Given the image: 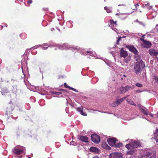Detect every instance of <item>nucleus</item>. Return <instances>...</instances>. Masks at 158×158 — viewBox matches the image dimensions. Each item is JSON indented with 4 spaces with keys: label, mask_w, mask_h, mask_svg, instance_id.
<instances>
[{
    "label": "nucleus",
    "mask_w": 158,
    "mask_h": 158,
    "mask_svg": "<svg viewBox=\"0 0 158 158\" xmlns=\"http://www.w3.org/2000/svg\"><path fill=\"white\" fill-rule=\"evenodd\" d=\"M156 153L152 150H148L145 154L143 155L142 158H155Z\"/></svg>",
    "instance_id": "1"
},
{
    "label": "nucleus",
    "mask_w": 158,
    "mask_h": 158,
    "mask_svg": "<svg viewBox=\"0 0 158 158\" xmlns=\"http://www.w3.org/2000/svg\"><path fill=\"white\" fill-rule=\"evenodd\" d=\"M15 107V104L10 101L6 108V114L9 116L12 114V111Z\"/></svg>",
    "instance_id": "2"
},
{
    "label": "nucleus",
    "mask_w": 158,
    "mask_h": 158,
    "mask_svg": "<svg viewBox=\"0 0 158 158\" xmlns=\"http://www.w3.org/2000/svg\"><path fill=\"white\" fill-rule=\"evenodd\" d=\"M140 146V144L139 142L137 141H134L126 144L125 147L128 149H133L134 148H137L139 147Z\"/></svg>",
    "instance_id": "3"
},
{
    "label": "nucleus",
    "mask_w": 158,
    "mask_h": 158,
    "mask_svg": "<svg viewBox=\"0 0 158 158\" xmlns=\"http://www.w3.org/2000/svg\"><path fill=\"white\" fill-rule=\"evenodd\" d=\"M91 140L94 142L98 143L100 141V137L96 134H93L91 136Z\"/></svg>",
    "instance_id": "4"
},
{
    "label": "nucleus",
    "mask_w": 158,
    "mask_h": 158,
    "mask_svg": "<svg viewBox=\"0 0 158 158\" xmlns=\"http://www.w3.org/2000/svg\"><path fill=\"white\" fill-rule=\"evenodd\" d=\"M128 96L117 99L115 102L112 103L111 105L113 107H116L121 104L127 97Z\"/></svg>",
    "instance_id": "5"
},
{
    "label": "nucleus",
    "mask_w": 158,
    "mask_h": 158,
    "mask_svg": "<svg viewBox=\"0 0 158 158\" xmlns=\"http://www.w3.org/2000/svg\"><path fill=\"white\" fill-rule=\"evenodd\" d=\"M136 55L135 56V60L137 61L136 63H138V64H140L141 65V67L143 68L145 66V64L141 59V56L138 55V54Z\"/></svg>",
    "instance_id": "6"
},
{
    "label": "nucleus",
    "mask_w": 158,
    "mask_h": 158,
    "mask_svg": "<svg viewBox=\"0 0 158 158\" xmlns=\"http://www.w3.org/2000/svg\"><path fill=\"white\" fill-rule=\"evenodd\" d=\"M110 158H122V154L121 153L113 152L110 154Z\"/></svg>",
    "instance_id": "7"
},
{
    "label": "nucleus",
    "mask_w": 158,
    "mask_h": 158,
    "mask_svg": "<svg viewBox=\"0 0 158 158\" xmlns=\"http://www.w3.org/2000/svg\"><path fill=\"white\" fill-rule=\"evenodd\" d=\"M126 48H128L130 51L132 52L135 55H137L139 52L133 45H128L126 46Z\"/></svg>",
    "instance_id": "8"
},
{
    "label": "nucleus",
    "mask_w": 158,
    "mask_h": 158,
    "mask_svg": "<svg viewBox=\"0 0 158 158\" xmlns=\"http://www.w3.org/2000/svg\"><path fill=\"white\" fill-rule=\"evenodd\" d=\"M141 65L138 63H135L134 65V70L136 74H138L140 72V68Z\"/></svg>",
    "instance_id": "9"
},
{
    "label": "nucleus",
    "mask_w": 158,
    "mask_h": 158,
    "mask_svg": "<svg viewBox=\"0 0 158 158\" xmlns=\"http://www.w3.org/2000/svg\"><path fill=\"white\" fill-rule=\"evenodd\" d=\"M120 56L121 57L125 58L128 56L127 52L124 50L123 48H122L119 51Z\"/></svg>",
    "instance_id": "10"
},
{
    "label": "nucleus",
    "mask_w": 158,
    "mask_h": 158,
    "mask_svg": "<svg viewBox=\"0 0 158 158\" xmlns=\"http://www.w3.org/2000/svg\"><path fill=\"white\" fill-rule=\"evenodd\" d=\"M117 140L115 138H109L107 139V141L108 144L111 146H114Z\"/></svg>",
    "instance_id": "11"
},
{
    "label": "nucleus",
    "mask_w": 158,
    "mask_h": 158,
    "mask_svg": "<svg viewBox=\"0 0 158 158\" xmlns=\"http://www.w3.org/2000/svg\"><path fill=\"white\" fill-rule=\"evenodd\" d=\"M140 40L143 42L145 48H148L151 46L152 44L150 41L145 40L142 38H141Z\"/></svg>",
    "instance_id": "12"
},
{
    "label": "nucleus",
    "mask_w": 158,
    "mask_h": 158,
    "mask_svg": "<svg viewBox=\"0 0 158 158\" xmlns=\"http://www.w3.org/2000/svg\"><path fill=\"white\" fill-rule=\"evenodd\" d=\"M78 139L82 142L85 143H87L89 142L88 138L86 136H84L83 135L79 136L78 137Z\"/></svg>",
    "instance_id": "13"
},
{
    "label": "nucleus",
    "mask_w": 158,
    "mask_h": 158,
    "mask_svg": "<svg viewBox=\"0 0 158 158\" xmlns=\"http://www.w3.org/2000/svg\"><path fill=\"white\" fill-rule=\"evenodd\" d=\"M149 52L151 55L156 56L158 54V50L150 49L149 50Z\"/></svg>",
    "instance_id": "14"
},
{
    "label": "nucleus",
    "mask_w": 158,
    "mask_h": 158,
    "mask_svg": "<svg viewBox=\"0 0 158 158\" xmlns=\"http://www.w3.org/2000/svg\"><path fill=\"white\" fill-rule=\"evenodd\" d=\"M110 24L109 25L111 27L113 26L115 29H116V27L117 26V21H114L113 19H110L109 20Z\"/></svg>",
    "instance_id": "15"
},
{
    "label": "nucleus",
    "mask_w": 158,
    "mask_h": 158,
    "mask_svg": "<svg viewBox=\"0 0 158 158\" xmlns=\"http://www.w3.org/2000/svg\"><path fill=\"white\" fill-rule=\"evenodd\" d=\"M14 153L16 154L19 155L23 152V150L20 148H15L13 151Z\"/></svg>",
    "instance_id": "16"
},
{
    "label": "nucleus",
    "mask_w": 158,
    "mask_h": 158,
    "mask_svg": "<svg viewBox=\"0 0 158 158\" xmlns=\"http://www.w3.org/2000/svg\"><path fill=\"white\" fill-rule=\"evenodd\" d=\"M89 150L91 152H94L96 153H98L99 152V149L95 147H91L89 148Z\"/></svg>",
    "instance_id": "17"
},
{
    "label": "nucleus",
    "mask_w": 158,
    "mask_h": 158,
    "mask_svg": "<svg viewBox=\"0 0 158 158\" xmlns=\"http://www.w3.org/2000/svg\"><path fill=\"white\" fill-rule=\"evenodd\" d=\"M83 108L82 106H81L77 108V110L80 112L81 114L84 116H86L87 114L86 113H84L83 111Z\"/></svg>",
    "instance_id": "18"
},
{
    "label": "nucleus",
    "mask_w": 158,
    "mask_h": 158,
    "mask_svg": "<svg viewBox=\"0 0 158 158\" xmlns=\"http://www.w3.org/2000/svg\"><path fill=\"white\" fill-rule=\"evenodd\" d=\"M135 86L134 85H133L132 86H131L130 85H127L125 86V88L126 90V92H127L128 91L131 89H133L134 88Z\"/></svg>",
    "instance_id": "19"
},
{
    "label": "nucleus",
    "mask_w": 158,
    "mask_h": 158,
    "mask_svg": "<svg viewBox=\"0 0 158 158\" xmlns=\"http://www.w3.org/2000/svg\"><path fill=\"white\" fill-rule=\"evenodd\" d=\"M9 92V90L6 88H3L2 89L1 93L3 95H5L6 94Z\"/></svg>",
    "instance_id": "20"
},
{
    "label": "nucleus",
    "mask_w": 158,
    "mask_h": 158,
    "mask_svg": "<svg viewBox=\"0 0 158 158\" xmlns=\"http://www.w3.org/2000/svg\"><path fill=\"white\" fill-rule=\"evenodd\" d=\"M127 15L125 14H121L118 15V17L119 19L123 20L124 19L127 17Z\"/></svg>",
    "instance_id": "21"
},
{
    "label": "nucleus",
    "mask_w": 158,
    "mask_h": 158,
    "mask_svg": "<svg viewBox=\"0 0 158 158\" xmlns=\"http://www.w3.org/2000/svg\"><path fill=\"white\" fill-rule=\"evenodd\" d=\"M119 90L121 94H124L127 92L125 87H121L119 88Z\"/></svg>",
    "instance_id": "22"
},
{
    "label": "nucleus",
    "mask_w": 158,
    "mask_h": 158,
    "mask_svg": "<svg viewBox=\"0 0 158 158\" xmlns=\"http://www.w3.org/2000/svg\"><path fill=\"white\" fill-rule=\"evenodd\" d=\"M155 139L156 141L158 143V129H156L155 134Z\"/></svg>",
    "instance_id": "23"
},
{
    "label": "nucleus",
    "mask_w": 158,
    "mask_h": 158,
    "mask_svg": "<svg viewBox=\"0 0 158 158\" xmlns=\"http://www.w3.org/2000/svg\"><path fill=\"white\" fill-rule=\"evenodd\" d=\"M123 144L122 143H115L114 146L116 148H120L123 146Z\"/></svg>",
    "instance_id": "24"
},
{
    "label": "nucleus",
    "mask_w": 158,
    "mask_h": 158,
    "mask_svg": "<svg viewBox=\"0 0 158 158\" xmlns=\"http://www.w3.org/2000/svg\"><path fill=\"white\" fill-rule=\"evenodd\" d=\"M127 101L131 105H133L135 106H136V105L134 103V102L131 99H127Z\"/></svg>",
    "instance_id": "25"
},
{
    "label": "nucleus",
    "mask_w": 158,
    "mask_h": 158,
    "mask_svg": "<svg viewBox=\"0 0 158 158\" xmlns=\"http://www.w3.org/2000/svg\"><path fill=\"white\" fill-rule=\"evenodd\" d=\"M102 146L103 148H106L107 149H108V148H110L109 146H108L107 144L104 143H102Z\"/></svg>",
    "instance_id": "26"
},
{
    "label": "nucleus",
    "mask_w": 158,
    "mask_h": 158,
    "mask_svg": "<svg viewBox=\"0 0 158 158\" xmlns=\"http://www.w3.org/2000/svg\"><path fill=\"white\" fill-rule=\"evenodd\" d=\"M145 7L148 9L150 10L152 8V6L150 5L149 3H147L145 4Z\"/></svg>",
    "instance_id": "27"
},
{
    "label": "nucleus",
    "mask_w": 158,
    "mask_h": 158,
    "mask_svg": "<svg viewBox=\"0 0 158 158\" xmlns=\"http://www.w3.org/2000/svg\"><path fill=\"white\" fill-rule=\"evenodd\" d=\"M140 111L142 113H143L144 114H145L146 115H147L148 114V112L144 109L143 108H141Z\"/></svg>",
    "instance_id": "28"
},
{
    "label": "nucleus",
    "mask_w": 158,
    "mask_h": 158,
    "mask_svg": "<svg viewBox=\"0 0 158 158\" xmlns=\"http://www.w3.org/2000/svg\"><path fill=\"white\" fill-rule=\"evenodd\" d=\"M135 85L137 87H139L141 88V87H143V85H142L141 84L139 83H136L135 84Z\"/></svg>",
    "instance_id": "29"
},
{
    "label": "nucleus",
    "mask_w": 158,
    "mask_h": 158,
    "mask_svg": "<svg viewBox=\"0 0 158 158\" xmlns=\"http://www.w3.org/2000/svg\"><path fill=\"white\" fill-rule=\"evenodd\" d=\"M104 9L106 11V12L108 13H109L111 11L110 9H109L107 7L105 6L104 7Z\"/></svg>",
    "instance_id": "30"
},
{
    "label": "nucleus",
    "mask_w": 158,
    "mask_h": 158,
    "mask_svg": "<svg viewBox=\"0 0 158 158\" xmlns=\"http://www.w3.org/2000/svg\"><path fill=\"white\" fill-rule=\"evenodd\" d=\"M130 60V57H128L124 60V61L125 62L127 63Z\"/></svg>",
    "instance_id": "31"
},
{
    "label": "nucleus",
    "mask_w": 158,
    "mask_h": 158,
    "mask_svg": "<svg viewBox=\"0 0 158 158\" xmlns=\"http://www.w3.org/2000/svg\"><path fill=\"white\" fill-rule=\"evenodd\" d=\"M7 27V24H4L3 25H2L0 26V29L1 30H2L3 27Z\"/></svg>",
    "instance_id": "32"
},
{
    "label": "nucleus",
    "mask_w": 158,
    "mask_h": 158,
    "mask_svg": "<svg viewBox=\"0 0 158 158\" xmlns=\"http://www.w3.org/2000/svg\"><path fill=\"white\" fill-rule=\"evenodd\" d=\"M153 79L155 80L156 82L158 83V77L156 76H154L153 77Z\"/></svg>",
    "instance_id": "33"
},
{
    "label": "nucleus",
    "mask_w": 158,
    "mask_h": 158,
    "mask_svg": "<svg viewBox=\"0 0 158 158\" xmlns=\"http://www.w3.org/2000/svg\"><path fill=\"white\" fill-rule=\"evenodd\" d=\"M20 36L22 39H25L26 38V35L25 34H20Z\"/></svg>",
    "instance_id": "34"
},
{
    "label": "nucleus",
    "mask_w": 158,
    "mask_h": 158,
    "mask_svg": "<svg viewBox=\"0 0 158 158\" xmlns=\"http://www.w3.org/2000/svg\"><path fill=\"white\" fill-rule=\"evenodd\" d=\"M54 94L56 95H59L61 94V92H54Z\"/></svg>",
    "instance_id": "35"
},
{
    "label": "nucleus",
    "mask_w": 158,
    "mask_h": 158,
    "mask_svg": "<svg viewBox=\"0 0 158 158\" xmlns=\"http://www.w3.org/2000/svg\"><path fill=\"white\" fill-rule=\"evenodd\" d=\"M138 22L140 24L142 25L143 26H145V24L143 22L139 21H138Z\"/></svg>",
    "instance_id": "36"
},
{
    "label": "nucleus",
    "mask_w": 158,
    "mask_h": 158,
    "mask_svg": "<svg viewBox=\"0 0 158 158\" xmlns=\"http://www.w3.org/2000/svg\"><path fill=\"white\" fill-rule=\"evenodd\" d=\"M69 88L70 89H71V90H73V91H75L76 92H77V90L76 89H74V88H73L69 86Z\"/></svg>",
    "instance_id": "37"
},
{
    "label": "nucleus",
    "mask_w": 158,
    "mask_h": 158,
    "mask_svg": "<svg viewBox=\"0 0 158 158\" xmlns=\"http://www.w3.org/2000/svg\"><path fill=\"white\" fill-rule=\"evenodd\" d=\"M127 154L132 155L133 154V151H128L127 152Z\"/></svg>",
    "instance_id": "38"
},
{
    "label": "nucleus",
    "mask_w": 158,
    "mask_h": 158,
    "mask_svg": "<svg viewBox=\"0 0 158 158\" xmlns=\"http://www.w3.org/2000/svg\"><path fill=\"white\" fill-rule=\"evenodd\" d=\"M64 86L65 87L67 88H69V85H67V84L66 83H64Z\"/></svg>",
    "instance_id": "39"
},
{
    "label": "nucleus",
    "mask_w": 158,
    "mask_h": 158,
    "mask_svg": "<svg viewBox=\"0 0 158 158\" xmlns=\"http://www.w3.org/2000/svg\"><path fill=\"white\" fill-rule=\"evenodd\" d=\"M48 47H49V46H47V47H42V49H43V50H46V49H47L48 48Z\"/></svg>",
    "instance_id": "40"
},
{
    "label": "nucleus",
    "mask_w": 158,
    "mask_h": 158,
    "mask_svg": "<svg viewBox=\"0 0 158 158\" xmlns=\"http://www.w3.org/2000/svg\"><path fill=\"white\" fill-rule=\"evenodd\" d=\"M32 0H29L28 1V3L29 4H30L32 3Z\"/></svg>",
    "instance_id": "41"
},
{
    "label": "nucleus",
    "mask_w": 158,
    "mask_h": 158,
    "mask_svg": "<svg viewBox=\"0 0 158 158\" xmlns=\"http://www.w3.org/2000/svg\"><path fill=\"white\" fill-rule=\"evenodd\" d=\"M87 53H90V54H92L93 53V52H92V51H88L87 52Z\"/></svg>",
    "instance_id": "42"
},
{
    "label": "nucleus",
    "mask_w": 158,
    "mask_h": 158,
    "mask_svg": "<svg viewBox=\"0 0 158 158\" xmlns=\"http://www.w3.org/2000/svg\"><path fill=\"white\" fill-rule=\"evenodd\" d=\"M138 106L140 110H141V108H142V106L140 104H138Z\"/></svg>",
    "instance_id": "43"
},
{
    "label": "nucleus",
    "mask_w": 158,
    "mask_h": 158,
    "mask_svg": "<svg viewBox=\"0 0 158 158\" xmlns=\"http://www.w3.org/2000/svg\"><path fill=\"white\" fill-rule=\"evenodd\" d=\"M121 38H122L121 37H118V40H118V41H120Z\"/></svg>",
    "instance_id": "44"
},
{
    "label": "nucleus",
    "mask_w": 158,
    "mask_h": 158,
    "mask_svg": "<svg viewBox=\"0 0 158 158\" xmlns=\"http://www.w3.org/2000/svg\"><path fill=\"white\" fill-rule=\"evenodd\" d=\"M37 47L38 46H35L32 48H33L34 49H35L36 48H37Z\"/></svg>",
    "instance_id": "45"
},
{
    "label": "nucleus",
    "mask_w": 158,
    "mask_h": 158,
    "mask_svg": "<svg viewBox=\"0 0 158 158\" xmlns=\"http://www.w3.org/2000/svg\"><path fill=\"white\" fill-rule=\"evenodd\" d=\"M135 7H137L138 6H139V5L138 4H136L135 5Z\"/></svg>",
    "instance_id": "46"
},
{
    "label": "nucleus",
    "mask_w": 158,
    "mask_h": 158,
    "mask_svg": "<svg viewBox=\"0 0 158 158\" xmlns=\"http://www.w3.org/2000/svg\"><path fill=\"white\" fill-rule=\"evenodd\" d=\"M119 41H118V40H117V42H116L117 44H119Z\"/></svg>",
    "instance_id": "47"
},
{
    "label": "nucleus",
    "mask_w": 158,
    "mask_h": 158,
    "mask_svg": "<svg viewBox=\"0 0 158 158\" xmlns=\"http://www.w3.org/2000/svg\"><path fill=\"white\" fill-rule=\"evenodd\" d=\"M93 158H99L98 156H95L93 157Z\"/></svg>",
    "instance_id": "48"
},
{
    "label": "nucleus",
    "mask_w": 158,
    "mask_h": 158,
    "mask_svg": "<svg viewBox=\"0 0 158 158\" xmlns=\"http://www.w3.org/2000/svg\"><path fill=\"white\" fill-rule=\"evenodd\" d=\"M44 46H48V45H47V44H44Z\"/></svg>",
    "instance_id": "49"
},
{
    "label": "nucleus",
    "mask_w": 158,
    "mask_h": 158,
    "mask_svg": "<svg viewBox=\"0 0 158 158\" xmlns=\"http://www.w3.org/2000/svg\"><path fill=\"white\" fill-rule=\"evenodd\" d=\"M60 90L61 91H64V90L63 89H60Z\"/></svg>",
    "instance_id": "50"
},
{
    "label": "nucleus",
    "mask_w": 158,
    "mask_h": 158,
    "mask_svg": "<svg viewBox=\"0 0 158 158\" xmlns=\"http://www.w3.org/2000/svg\"><path fill=\"white\" fill-rule=\"evenodd\" d=\"M123 76L124 77H126L125 75H124Z\"/></svg>",
    "instance_id": "51"
},
{
    "label": "nucleus",
    "mask_w": 158,
    "mask_h": 158,
    "mask_svg": "<svg viewBox=\"0 0 158 158\" xmlns=\"http://www.w3.org/2000/svg\"><path fill=\"white\" fill-rule=\"evenodd\" d=\"M72 142H73V141H72L71 143L72 144Z\"/></svg>",
    "instance_id": "52"
},
{
    "label": "nucleus",
    "mask_w": 158,
    "mask_h": 158,
    "mask_svg": "<svg viewBox=\"0 0 158 158\" xmlns=\"http://www.w3.org/2000/svg\"><path fill=\"white\" fill-rule=\"evenodd\" d=\"M123 79V78H121V79L122 80Z\"/></svg>",
    "instance_id": "53"
},
{
    "label": "nucleus",
    "mask_w": 158,
    "mask_h": 158,
    "mask_svg": "<svg viewBox=\"0 0 158 158\" xmlns=\"http://www.w3.org/2000/svg\"><path fill=\"white\" fill-rule=\"evenodd\" d=\"M28 158H31V157H29Z\"/></svg>",
    "instance_id": "54"
}]
</instances>
